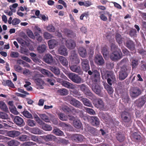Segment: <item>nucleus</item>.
I'll use <instances>...</instances> for the list:
<instances>
[{
    "mask_svg": "<svg viewBox=\"0 0 146 146\" xmlns=\"http://www.w3.org/2000/svg\"><path fill=\"white\" fill-rule=\"evenodd\" d=\"M102 52L104 58L107 57L109 54V52L106 47L104 46L102 49Z\"/></svg>",
    "mask_w": 146,
    "mask_h": 146,
    "instance_id": "33",
    "label": "nucleus"
},
{
    "mask_svg": "<svg viewBox=\"0 0 146 146\" xmlns=\"http://www.w3.org/2000/svg\"><path fill=\"white\" fill-rule=\"evenodd\" d=\"M121 117L122 122L129 123L131 121L133 117L131 113L124 111L121 113Z\"/></svg>",
    "mask_w": 146,
    "mask_h": 146,
    "instance_id": "3",
    "label": "nucleus"
},
{
    "mask_svg": "<svg viewBox=\"0 0 146 146\" xmlns=\"http://www.w3.org/2000/svg\"><path fill=\"white\" fill-rule=\"evenodd\" d=\"M8 133L9 136L12 137L17 136L20 134L19 131L15 130L11 131Z\"/></svg>",
    "mask_w": 146,
    "mask_h": 146,
    "instance_id": "29",
    "label": "nucleus"
},
{
    "mask_svg": "<svg viewBox=\"0 0 146 146\" xmlns=\"http://www.w3.org/2000/svg\"><path fill=\"white\" fill-rule=\"evenodd\" d=\"M100 15V19L104 21H106L108 19L107 17L105 16V12L104 11H100L99 12Z\"/></svg>",
    "mask_w": 146,
    "mask_h": 146,
    "instance_id": "35",
    "label": "nucleus"
},
{
    "mask_svg": "<svg viewBox=\"0 0 146 146\" xmlns=\"http://www.w3.org/2000/svg\"><path fill=\"white\" fill-rule=\"evenodd\" d=\"M57 93L59 95L64 96L68 94V91L65 88H62L58 90Z\"/></svg>",
    "mask_w": 146,
    "mask_h": 146,
    "instance_id": "26",
    "label": "nucleus"
},
{
    "mask_svg": "<svg viewBox=\"0 0 146 146\" xmlns=\"http://www.w3.org/2000/svg\"><path fill=\"white\" fill-rule=\"evenodd\" d=\"M72 63L73 64H76L77 65L80 62V59L78 57L75 58H73L70 60Z\"/></svg>",
    "mask_w": 146,
    "mask_h": 146,
    "instance_id": "50",
    "label": "nucleus"
},
{
    "mask_svg": "<svg viewBox=\"0 0 146 146\" xmlns=\"http://www.w3.org/2000/svg\"><path fill=\"white\" fill-rule=\"evenodd\" d=\"M57 58V60H58V61L62 64L63 66H67L68 65V61L67 59L64 57L58 55L56 56Z\"/></svg>",
    "mask_w": 146,
    "mask_h": 146,
    "instance_id": "13",
    "label": "nucleus"
},
{
    "mask_svg": "<svg viewBox=\"0 0 146 146\" xmlns=\"http://www.w3.org/2000/svg\"><path fill=\"white\" fill-rule=\"evenodd\" d=\"M129 35L131 37H136L137 35V30L135 29H132L129 32Z\"/></svg>",
    "mask_w": 146,
    "mask_h": 146,
    "instance_id": "31",
    "label": "nucleus"
},
{
    "mask_svg": "<svg viewBox=\"0 0 146 146\" xmlns=\"http://www.w3.org/2000/svg\"><path fill=\"white\" fill-rule=\"evenodd\" d=\"M2 84L5 86H8L9 87L14 88L15 86L11 81L10 80H4L2 82Z\"/></svg>",
    "mask_w": 146,
    "mask_h": 146,
    "instance_id": "27",
    "label": "nucleus"
},
{
    "mask_svg": "<svg viewBox=\"0 0 146 146\" xmlns=\"http://www.w3.org/2000/svg\"><path fill=\"white\" fill-rule=\"evenodd\" d=\"M146 102V96L139 98L136 100V102L137 107L141 108L145 104Z\"/></svg>",
    "mask_w": 146,
    "mask_h": 146,
    "instance_id": "9",
    "label": "nucleus"
},
{
    "mask_svg": "<svg viewBox=\"0 0 146 146\" xmlns=\"http://www.w3.org/2000/svg\"><path fill=\"white\" fill-rule=\"evenodd\" d=\"M122 56V53L121 50L113 51L110 55V58L112 61H117L121 59Z\"/></svg>",
    "mask_w": 146,
    "mask_h": 146,
    "instance_id": "4",
    "label": "nucleus"
},
{
    "mask_svg": "<svg viewBox=\"0 0 146 146\" xmlns=\"http://www.w3.org/2000/svg\"><path fill=\"white\" fill-rule=\"evenodd\" d=\"M125 46L131 50H133L135 48V44L134 42L130 39L127 40Z\"/></svg>",
    "mask_w": 146,
    "mask_h": 146,
    "instance_id": "10",
    "label": "nucleus"
},
{
    "mask_svg": "<svg viewBox=\"0 0 146 146\" xmlns=\"http://www.w3.org/2000/svg\"><path fill=\"white\" fill-rule=\"evenodd\" d=\"M90 121L92 125L98 127L100 123L99 118L96 116L91 117Z\"/></svg>",
    "mask_w": 146,
    "mask_h": 146,
    "instance_id": "20",
    "label": "nucleus"
},
{
    "mask_svg": "<svg viewBox=\"0 0 146 146\" xmlns=\"http://www.w3.org/2000/svg\"><path fill=\"white\" fill-rule=\"evenodd\" d=\"M46 48V46L44 44H42L39 46L37 48V50L39 53H42L45 50Z\"/></svg>",
    "mask_w": 146,
    "mask_h": 146,
    "instance_id": "40",
    "label": "nucleus"
},
{
    "mask_svg": "<svg viewBox=\"0 0 146 146\" xmlns=\"http://www.w3.org/2000/svg\"><path fill=\"white\" fill-rule=\"evenodd\" d=\"M111 86L109 85L108 84H106L104 85V87L106 90L109 94H111L113 92V90Z\"/></svg>",
    "mask_w": 146,
    "mask_h": 146,
    "instance_id": "37",
    "label": "nucleus"
},
{
    "mask_svg": "<svg viewBox=\"0 0 146 146\" xmlns=\"http://www.w3.org/2000/svg\"><path fill=\"white\" fill-rule=\"evenodd\" d=\"M95 62L99 65H103L105 63L104 60L100 55L97 54L95 57Z\"/></svg>",
    "mask_w": 146,
    "mask_h": 146,
    "instance_id": "11",
    "label": "nucleus"
},
{
    "mask_svg": "<svg viewBox=\"0 0 146 146\" xmlns=\"http://www.w3.org/2000/svg\"><path fill=\"white\" fill-rule=\"evenodd\" d=\"M74 126L76 128L79 129L80 128L81 123L79 120H76L73 122Z\"/></svg>",
    "mask_w": 146,
    "mask_h": 146,
    "instance_id": "49",
    "label": "nucleus"
},
{
    "mask_svg": "<svg viewBox=\"0 0 146 146\" xmlns=\"http://www.w3.org/2000/svg\"><path fill=\"white\" fill-rule=\"evenodd\" d=\"M85 109L86 110V112L90 114L94 115L96 114L95 111L92 109L85 107Z\"/></svg>",
    "mask_w": 146,
    "mask_h": 146,
    "instance_id": "48",
    "label": "nucleus"
},
{
    "mask_svg": "<svg viewBox=\"0 0 146 146\" xmlns=\"http://www.w3.org/2000/svg\"><path fill=\"white\" fill-rule=\"evenodd\" d=\"M62 85L68 88L71 89L74 88V86L73 84L66 81H64L62 83Z\"/></svg>",
    "mask_w": 146,
    "mask_h": 146,
    "instance_id": "25",
    "label": "nucleus"
},
{
    "mask_svg": "<svg viewBox=\"0 0 146 146\" xmlns=\"http://www.w3.org/2000/svg\"><path fill=\"white\" fill-rule=\"evenodd\" d=\"M0 108L6 112L8 111V108L5 103L3 102H0Z\"/></svg>",
    "mask_w": 146,
    "mask_h": 146,
    "instance_id": "32",
    "label": "nucleus"
},
{
    "mask_svg": "<svg viewBox=\"0 0 146 146\" xmlns=\"http://www.w3.org/2000/svg\"><path fill=\"white\" fill-rule=\"evenodd\" d=\"M58 142L59 143H62L64 144L67 145L68 143V141L64 139H58L55 137V141Z\"/></svg>",
    "mask_w": 146,
    "mask_h": 146,
    "instance_id": "53",
    "label": "nucleus"
},
{
    "mask_svg": "<svg viewBox=\"0 0 146 146\" xmlns=\"http://www.w3.org/2000/svg\"><path fill=\"white\" fill-rule=\"evenodd\" d=\"M19 144L18 141L15 140H12L8 142V144L9 146H17Z\"/></svg>",
    "mask_w": 146,
    "mask_h": 146,
    "instance_id": "36",
    "label": "nucleus"
},
{
    "mask_svg": "<svg viewBox=\"0 0 146 146\" xmlns=\"http://www.w3.org/2000/svg\"><path fill=\"white\" fill-rule=\"evenodd\" d=\"M141 90L137 87H133L129 90L130 94L132 98L137 97L141 94Z\"/></svg>",
    "mask_w": 146,
    "mask_h": 146,
    "instance_id": "5",
    "label": "nucleus"
},
{
    "mask_svg": "<svg viewBox=\"0 0 146 146\" xmlns=\"http://www.w3.org/2000/svg\"><path fill=\"white\" fill-rule=\"evenodd\" d=\"M31 132L34 134H39L41 133V131L37 127L33 128L31 130Z\"/></svg>",
    "mask_w": 146,
    "mask_h": 146,
    "instance_id": "44",
    "label": "nucleus"
},
{
    "mask_svg": "<svg viewBox=\"0 0 146 146\" xmlns=\"http://www.w3.org/2000/svg\"><path fill=\"white\" fill-rule=\"evenodd\" d=\"M80 90L84 93L86 91L88 88L86 87V86L84 84H82L80 86Z\"/></svg>",
    "mask_w": 146,
    "mask_h": 146,
    "instance_id": "62",
    "label": "nucleus"
},
{
    "mask_svg": "<svg viewBox=\"0 0 146 146\" xmlns=\"http://www.w3.org/2000/svg\"><path fill=\"white\" fill-rule=\"evenodd\" d=\"M39 70L42 74L47 76H52L51 73L46 70L43 69H40Z\"/></svg>",
    "mask_w": 146,
    "mask_h": 146,
    "instance_id": "43",
    "label": "nucleus"
},
{
    "mask_svg": "<svg viewBox=\"0 0 146 146\" xmlns=\"http://www.w3.org/2000/svg\"><path fill=\"white\" fill-rule=\"evenodd\" d=\"M64 100L76 108H80L82 106V104L80 101L70 96L65 97Z\"/></svg>",
    "mask_w": 146,
    "mask_h": 146,
    "instance_id": "2",
    "label": "nucleus"
},
{
    "mask_svg": "<svg viewBox=\"0 0 146 146\" xmlns=\"http://www.w3.org/2000/svg\"><path fill=\"white\" fill-rule=\"evenodd\" d=\"M71 138L73 141L78 143L82 142L83 141L84 137L81 135L74 134L72 135Z\"/></svg>",
    "mask_w": 146,
    "mask_h": 146,
    "instance_id": "8",
    "label": "nucleus"
},
{
    "mask_svg": "<svg viewBox=\"0 0 146 146\" xmlns=\"http://www.w3.org/2000/svg\"><path fill=\"white\" fill-rule=\"evenodd\" d=\"M41 77V75L38 74H36L33 77V80L37 85H41L43 84V81L40 78Z\"/></svg>",
    "mask_w": 146,
    "mask_h": 146,
    "instance_id": "12",
    "label": "nucleus"
},
{
    "mask_svg": "<svg viewBox=\"0 0 146 146\" xmlns=\"http://www.w3.org/2000/svg\"><path fill=\"white\" fill-rule=\"evenodd\" d=\"M0 118L3 119H7L8 118V116L4 113L0 112Z\"/></svg>",
    "mask_w": 146,
    "mask_h": 146,
    "instance_id": "59",
    "label": "nucleus"
},
{
    "mask_svg": "<svg viewBox=\"0 0 146 146\" xmlns=\"http://www.w3.org/2000/svg\"><path fill=\"white\" fill-rule=\"evenodd\" d=\"M130 70L131 67L129 65H123L119 72V80H123L125 79L127 77L128 73L130 72Z\"/></svg>",
    "mask_w": 146,
    "mask_h": 146,
    "instance_id": "1",
    "label": "nucleus"
},
{
    "mask_svg": "<svg viewBox=\"0 0 146 146\" xmlns=\"http://www.w3.org/2000/svg\"><path fill=\"white\" fill-rule=\"evenodd\" d=\"M39 116L42 119L46 122H48L50 121V119L49 118L48 116L45 114H40Z\"/></svg>",
    "mask_w": 146,
    "mask_h": 146,
    "instance_id": "39",
    "label": "nucleus"
},
{
    "mask_svg": "<svg viewBox=\"0 0 146 146\" xmlns=\"http://www.w3.org/2000/svg\"><path fill=\"white\" fill-rule=\"evenodd\" d=\"M104 104L103 101L100 99H97L95 104V106L97 108H102L104 106Z\"/></svg>",
    "mask_w": 146,
    "mask_h": 146,
    "instance_id": "28",
    "label": "nucleus"
},
{
    "mask_svg": "<svg viewBox=\"0 0 146 146\" xmlns=\"http://www.w3.org/2000/svg\"><path fill=\"white\" fill-rule=\"evenodd\" d=\"M68 76L72 81L75 83L79 84L82 81L81 77L75 73H70L68 74Z\"/></svg>",
    "mask_w": 146,
    "mask_h": 146,
    "instance_id": "6",
    "label": "nucleus"
},
{
    "mask_svg": "<svg viewBox=\"0 0 146 146\" xmlns=\"http://www.w3.org/2000/svg\"><path fill=\"white\" fill-rule=\"evenodd\" d=\"M35 145V143L32 142L28 141L24 143L23 146H31Z\"/></svg>",
    "mask_w": 146,
    "mask_h": 146,
    "instance_id": "64",
    "label": "nucleus"
},
{
    "mask_svg": "<svg viewBox=\"0 0 146 146\" xmlns=\"http://www.w3.org/2000/svg\"><path fill=\"white\" fill-rule=\"evenodd\" d=\"M115 38L117 42L119 44L122 43L123 38L119 34H117L115 36Z\"/></svg>",
    "mask_w": 146,
    "mask_h": 146,
    "instance_id": "41",
    "label": "nucleus"
},
{
    "mask_svg": "<svg viewBox=\"0 0 146 146\" xmlns=\"http://www.w3.org/2000/svg\"><path fill=\"white\" fill-rule=\"evenodd\" d=\"M138 64V61L134 59H133L131 61V66L133 69L136 68Z\"/></svg>",
    "mask_w": 146,
    "mask_h": 146,
    "instance_id": "46",
    "label": "nucleus"
},
{
    "mask_svg": "<svg viewBox=\"0 0 146 146\" xmlns=\"http://www.w3.org/2000/svg\"><path fill=\"white\" fill-rule=\"evenodd\" d=\"M9 108L11 112L12 113L15 115H17L18 114V112L17 111L16 109L14 106H10Z\"/></svg>",
    "mask_w": 146,
    "mask_h": 146,
    "instance_id": "52",
    "label": "nucleus"
},
{
    "mask_svg": "<svg viewBox=\"0 0 146 146\" xmlns=\"http://www.w3.org/2000/svg\"><path fill=\"white\" fill-rule=\"evenodd\" d=\"M78 98L79 100L82 101L85 106L91 107H93L91 102L88 99L84 98L82 96L78 97Z\"/></svg>",
    "mask_w": 146,
    "mask_h": 146,
    "instance_id": "16",
    "label": "nucleus"
},
{
    "mask_svg": "<svg viewBox=\"0 0 146 146\" xmlns=\"http://www.w3.org/2000/svg\"><path fill=\"white\" fill-rule=\"evenodd\" d=\"M14 123L19 126H22L25 124L23 119L19 116H16L14 119Z\"/></svg>",
    "mask_w": 146,
    "mask_h": 146,
    "instance_id": "14",
    "label": "nucleus"
},
{
    "mask_svg": "<svg viewBox=\"0 0 146 146\" xmlns=\"http://www.w3.org/2000/svg\"><path fill=\"white\" fill-rule=\"evenodd\" d=\"M84 94L86 95V96L90 99H94L95 98L94 95L88 89Z\"/></svg>",
    "mask_w": 146,
    "mask_h": 146,
    "instance_id": "30",
    "label": "nucleus"
},
{
    "mask_svg": "<svg viewBox=\"0 0 146 146\" xmlns=\"http://www.w3.org/2000/svg\"><path fill=\"white\" fill-rule=\"evenodd\" d=\"M22 114L25 117L27 118H31L33 117L32 114L27 111H24Z\"/></svg>",
    "mask_w": 146,
    "mask_h": 146,
    "instance_id": "47",
    "label": "nucleus"
},
{
    "mask_svg": "<svg viewBox=\"0 0 146 146\" xmlns=\"http://www.w3.org/2000/svg\"><path fill=\"white\" fill-rule=\"evenodd\" d=\"M92 89L94 92L98 95L102 96V94L101 93V88L100 86L97 84H96L94 86L93 85Z\"/></svg>",
    "mask_w": 146,
    "mask_h": 146,
    "instance_id": "17",
    "label": "nucleus"
},
{
    "mask_svg": "<svg viewBox=\"0 0 146 146\" xmlns=\"http://www.w3.org/2000/svg\"><path fill=\"white\" fill-rule=\"evenodd\" d=\"M70 69L72 72L78 73L80 74L82 73L80 67L77 65H72L70 66Z\"/></svg>",
    "mask_w": 146,
    "mask_h": 146,
    "instance_id": "15",
    "label": "nucleus"
},
{
    "mask_svg": "<svg viewBox=\"0 0 146 146\" xmlns=\"http://www.w3.org/2000/svg\"><path fill=\"white\" fill-rule=\"evenodd\" d=\"M66 45L68 49H72L75 47L76 44L74 40L70 39L66 41Z\"/></svg>",
    "mask_w": 146,
    "mask_h": 146,
    "instance_id": "19",
    "label": "nucleus"
},
{
    "mask_svg": "<svg viewBox=\"0 0 146 146\" xmlns=\"http://www.w3.org/2000/svg\"><path fill=\"white\" fill-rule=\"evenodd\" d=\"M58 52L61 55L65 56L68 55V52L66 48L64 46H61L58 49Z\"/></svg>",
    "mask_w": 146,
    "mask_h": 146,
    "instance_id": "22",
    "label": "nucleus"
},
{
    "mask_svg": "<svg viewBox=\"0 0 146 146\" xmlns=\"http://www.w3.org/2000/svg\"><path fill=\"white\" fill-rule=\"evenodd\" d=\"M44 60L45 62L48 64H50L53 61V57L49 54H47L44 56Z\"/></svg>",
    "mask_w": 146,
    "mask_h": 146,
    "instance_id": "23",
    "label": "nucleus"
},
{
    "mask_svg": "<svg viewBox=\"0 0 146 146\" xmlns=\"http://www.w3.org/2000/svg\"><path fill=\"white\" fill-rule=\"evenodd\" d=\"M70 60L72 59L73 58H75L78 57L75 50L72 51L70 52Z\"/></svg>",
    "mask_w": 146,
    "mask_h": 146,
    "instance_id": "58",
    "label": "nucleus"
},
{
    "mask_svg": "<svg viewBox=\"0 0 146 146\" xmlns=\"http://www.w3.org/2000/svg\"><path fill=\"white\" fill-rule=\"evenodd\" d=\"M20 52L24 54L27 55L29 53V50L25 47H21V48Z\"/></svg>",
    "mask_w": 146,
    "mask_h": 146,
    "instance_id": "42",
    "label": "nucleus"
},
{
    "mask_svg": "<svg viewBox=\"0 0 146 146\" xmlns=\"http://www.w3.org/2000/svg\"><path fill=\"white\" fill-rule=\"evenodd\" d=\"M72 107V106L68 107L67 106H64L62 107V109L66 113H69L71 112Z\"/></svg>",
    "mask_w": 146,
    "mask_h": 146,
    "instance_id": "38",
    "label": "nucleus"
},
{
    "mask_svg": "<svg viewBox=\"0 0 146 146\" xmlns=\"http://www.w3.org/2000/svg\"><path fill=\"white\" fill-rule=\"evenodd\" d=\"M78 52L80 55L83 58H85L87 54L86 49L83 47L79 48Z\"/></svg>",
    "mask_w": 146,
    "mask_h": 146,
    "instance_id": "24",
    "label": "nucleus"
},
{
    "mask_svg": "<svg viewBox=\"0 0 146 146\" xmlns=\"http://www.w3.org/2000/svg\"><path fill=\"white\" fill-rule=\"evenodd\" d=\"M29 137L27 135H21L19 137V139L21 141H25L29 139Z\"/></svg>",
    "mask_w": 146,
    "mask_h": 146,
    "instance_id": "51",
    "label": "nucleus"
},
{
    "mask_svg": "<svg viewBox=\"0 0 146 146\" xmlns=\"http://www.w3.org/2000/svg\"><path fill=\"white\" fill-rule=\"evenodd\" d=\"M58 117L62 121H66L67 119V116L62 113L59 114Z\"/></svg>",
    "mask_w": 146,
    "mask_h": 146,
    "instance_id": "56",
    "label": "nucleus"
},
{
    "mask_svg": "<svg viewBox=\"0 0 146 146\" xmlns=\"http://www.w3.org/2000/svg\"><path fill=\"white\" fill-rule=\"evenodd\" d=\"M111 51L113 52L115 50H120L118 48V46L115 45L114 44L112 43L111 44Z\"/></svg>",
    "mask_w": 146,
    "mask_h": 146,
    "instance_id": "57",
    "label": "nucleus"
},
{
    "mask_svg": "<svg viewBox=\"0 0 146 146\" xmlns=\"http://www.w3.org/2000/svg\"><path fill=\"white\" fill-rule=\"evenodd\" d=\"M21 22L20 20L17 18H14L12 21V24L13 25H16L18 24Z\"/></svg>",
    "mask_w": 146,
    "mask_h": 146,
    "instance_id": "61",
    "label": "nucleus"
},
{
    "mask_svg": "<svg viewBox=\"0 0 146 146\" xmlns=\"http://www.w3.org/2000/svg\"><path fill=\"white\" fill-rule=\"evenodd\" d=\"M42 128L44 130L46 131H50L52 130V128L51 127L48 125L45 124L42 126Z\"/></svg>",
    "mask_w": 146,
    "mask_h": 146,
    "instance_id": "55",
    "label": "nucleus"
},
{
    "mask_svg": "<svg viewBox=\"0 0 146 146\" xmlns=\"http://www.w3.org/2000/svg\"><path fill=\"white\" fill-rule=\"evenodd\" d=\"M18 6V4L17 3L13 4L12 5L9 6L10 9L13 12L15 13L16 12V9H15L17 8Z\"/></svg>",
    "mask_w": 146,
    "mask_h": 146,
    "instance_id": "54",
    "label": "nucleus"
},
{
    "mask_svg": "<svg viewBox=\"0 0 146 146\" xmlns=\"http://www.w3.org/2000/svg\"><path fill=\"white\" fill-rule=\"evenodd\" d=\"M131 139L135 142L140 141L141 140V136L136 132L133 133L131 135Z\"/></svg>",
    "mask_w": 146,
    "mask_h": 146,
    "instance_id": "21",
    "label": "nucleus"
},
{
    "mask_svg": "<svg viewBox=\"0 0 146 146\" xmlns=\"http://www.w3.org/2000/svg\"><path fill=\"white\" fill-rule=\"evenodd\" d=\"M10 55L12 58H17L19 56V54L17 52H11Z\"/></svg>",
    "mask_w": 146,
    "mask_h": 146,
    "instance_id": "63",
    "label": "nucleus"
},
{
    "mask_svg": "<svg viewBox=\"0 0 146 146\" xmlns=\"http://www.w3.org/2000/svg\"><path fill=\"white\" fill-rule=\"evenodd\" d=\"M81 65L83 70L87 72L90 69L89 60L87 59H81Z\"/></svg>",
    "mask_w": 146,
    "mask_h": 146,
    "instance_id": "7",
    "label": "nucleus"
},
{
    "mask_svg": "<svg viewBox=\"0 0 146 146\" xmlns=\"http://www.w3.org/2000/svg\"><path fill=\"white\" fill-rule=\"evenodd\" d=\"M72 108L71 113L74 115H77L78 112L80 110L75 109L73 107H72Z\"/></svg>",
    "mask_w": 146,
    "mask_h": 146,
    "instance_id": "60",
    "label": "nucleus"
},
{
    "mask_svg": "<svg viewBox=\"0 0 146 146\" xmlns=\"http://www.w3.org/2000/svg\"><path fill=\"white\" fill-rule=\"evenodd\" d=\"M48 44L50 49H53L55 46V40L54 39L49 40L48 42Z\"/></svg>",
    "mask_w": 146,
    "mask_h": 146,
    "instance_id": "45",
    "label": "nucleus"
},
{
    "mask_svg": "<svg viewBox=\"0 0 146 146\" xmlns=\"http://www.w3.org/2000/svg\"><path fill=\"white\" fill-rule=\"evenodd\" d=\"M116 138L117 140L120 142H122L124 140L125 137L124 135L118 133L117 134Z\"/></svg>",
    "mask_w": 146,
    "mask_h": 146,
    "instance_id": "34",
    "label": "nucleus"
},
{
    "mask_svg": "<svg viewBox=\"0 0 146 146\" xmlns=\"http://www.w3.org/2000/svg\"><path fill=\"white\" fill-rule=\"evenodd\" d=\"M92 80L95 82H97L100 80V72L97 70H94V74L92 75Z\"/></svg>",
    "mask_w": 146,
    "mask_h": 146,
    "instance_id": "18",
    "label": "nucleus"
}]
</instances>
